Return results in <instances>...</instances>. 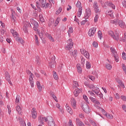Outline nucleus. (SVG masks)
Listing matches in <instances>:
<instances>
[{"mask_svg": "<svg viewBox=\"0 0 126 126\" xmlns=\"http://www.w3.org/2000/svg\"><path fill=\"white\" fill-rule=\"evenodd\" d=\"M82 14V7L79 8L77 16L80 17Z\"/></svg>", "mask_w": 126, "mask_h": 126, "instance_id": "nucleus-26", "label": "nucleus"}, {"mask_svg": "<svg viewBox=\"0 0 126 126\" xmlns=\"http://www.w3.org/2000/svg\"><path fill=\"white\" fill-rule=\"evenodd\" d=\"M87 21H88L87 19H86L85 20L82 21L81 22V25H84V24H85L86 23V22H87Z\"/></svg>", "mask_w": 126, "mask_h": 126, "instance_id": "nucleus-58", "label": "nucleus"}, {"mask_svg": "<svg viewBox=\"0 0 126 126\" xmlns=\"http://www.w3.org/2000/svg\"><path fill=\"white\" fill-rule=\"evenodd\" d=\"M19 96H17L16 97V99H15V103H19Z\"/></svg>", "mask_w": 126, "mask_h": 126, "instance_id": "nucleus-61", "label": "nucleus"}, {"mask_svg": "<svg viewBox=\"0 0 126 126\" xmlns=\"http://www.w3.org/2000/svg\"><path fill=\"white\" fill-rule=\"evenodd\" d=\"M86 66L87 68H90V67H91V64H90V63L89 62H87Z\"/></svg>", "mask_w": 126, "mask_h": 126, "instance_id": "nucleus-52", "label": "nucleus"}, {"mask_svg": "<svg viewBox=\"0 0 126 126\" xmlns=\"http://www.w3.org/2000/svg\"><path fill=\"white\" fill-rule=\"evenodd\" d=\"M98 36L99 39H101V38H102V32H101L100 31H99L98 32Z\"/></svg>", "mask_w": 126, "mask_h": 126, "instance_id": "nucleus-59", "label": "nucleus"}, {"mask_svg": "<svg viewBox=\"0 0 126 126\" xmlns=\"http://www.w3.org/2000/svg\"><path fill=\"white\" fill-rule=\"evenodd\" d=\"M88 77L90 79H91V80H92V81H94V80H95V77L93 76L89 75Z\"/></svg>", "mask_w": 126, "mask_h": 126, "instance_id": "nucleus-53", "label": "nucleus"}, {"mask_svg": "<svg viewBox=\"0 0 126 126\" xmlns=\"http://www.w3.org/2000/svg\"><path fill=\"white\" fill-rule=\"evenodd\" d=\"M91 15V9L90 8H88L86 9V14L85 16V19H87Z\"/></svg>", "mask_w": 126, "mask_h": 126, "instance_id": "nucleus-11", "label": "nucleus"}, {"mask_svg": "<svg viewBox=\"0 0 126 126\" xmlns=\"http://www.w3.org/2000/svg\"><path fill=\"white\" fill-rule=\"evenodd\" d=\"M88 87L90 89H92V90H93V89H95V88H96V87H95V86L94 84H90V85H89Z\"/></svg>", "mask_w": 126, "mask_h": 126, "instance_id": "nucleus-41", "label": "nucleus"}, {"mask_svg": "<svg viewBox=\"0 0 126 126\" xmlns=\"http://www.w3.org/2000/svg\"><path fill=\"white\" fill-rule=\"evenodd\" d=\"M39 19L41 22H44V18H43V15L39 14Z\"/></svg>", "mask_w": 126, "mask_h": 126, "instance_id": "nucleus-56", "label": "nucleus"}, {"mask_svg": "<svg viewBox=\"0 0 126 126\" xmlns=\"http://www.w3.org/2000/svg\"><path fill=\"white\" fill-rule=\"evenodd\" d=\"M16 110L17 111H18V114L19 115H22V109H21V107L19 105H18L16 107Z\"/></svg>", "mask_w": 126, "mask_h": 126, "instance_id": "nucleus-19", "label": "nucleus"}, {"mask_svg": "<svg viewBox=\"0 0 126 126\" xmlns=\"http://www.w3.org/2000/svg\"><path fill=\"white\" fill-rule=\"evenodd\" d=\"M56 106L57 108H58L60 110V112H61L62 113H63V108H60L61 106H60V104L57 103Z\"/></svg>", "mask_w": 126, "mask_h": 126, "instance_id": "nucleus-33", "label": "nucleus"}, {"mask_svg": "<svg viewBox=\"0 0 126 126\" xmlns=\"http://www.w3.org/2000/svg\"><path fill=\"white\" fill-rule=\"evenodd\" d=\"M77 68L78 72H79V73H81V72H82V68H81V65H80V64H77Z\"/></svg>", "mask_w": 126, "mask_h": 126, "instance_id": "nucleus-23", "label": "nucleus"}, {"mask_svg": "<svg viewBox=\"0 0 126 126\" xmlns=\"http://www.w3.org/2000/svg\"><path fill=\"white\" fill-rule=\"evenodd\" d=\"M37 33H38V35H39L40 38H41V39H42V38L44 36V34H45V29L43 28H41V31H38V32H37Z\"/></svg>", "mask_w": 126, "mask_h": 126, "instance_id": "nucleus-15", "label": "nucleus"}, {"mask_svg": "<svg viewBox=\"0 0 126 126\" xmlns=\"http://www.w3.org/2000/svg\"><path fill=\"white\" fill-rule=\"evenodd\" d=\"M93 46L94 48H98V43L96 41H94L93 43Z\"/></svg>", "mask_w": 126, "mask_h": 126, "instance_id": "nucleus-45", "label": "nucleus"}, {"mask_svg": "<svg viewBox=\"0 0 126 126\" xmlns=\"http://www.w3.org/2000/svg\"><path fill=\"white\" fill-rule=\"evenodd\" d=\"M13 36L14 38H17V37H19V34L17 32H15V33L13 34Z\"/></svg>", "mask_w": 126, "mask_h": 126, "instance_id": "nucleus-51", "label": "nucleus"}, {"mask_svg": "<svg viewBox=\"0 0 126 126\" xmlns=\"http://www.w3.org/2000/svg\"><path fill=\"white\" fill-rule=\"evenodd\" d=\"M23 30L25 33H28V30L27 29V28L26 27H24Z\"/></svg>", "mask_w": 126, "mask_h": 126, "instance_id": "nucleus-60", "label": "nucleus"}, {"mask_svg": "<svg viewBox=\"0 0 126 126\" xmlns=\"http://www.w3.org/2000/svg\"><path fill=\"white\" fill-rule=\"evenodd\" d=\"M113 56L115 59V62H116V63H118V62H119V56H118V55L115 54V55H113Z\"/></svg>", "mask_w": 126, "mask_h": 126, "instance_id": "nucleus-35", "label": "nucleus"}, {"mask_svg": "<svg viewBox=\"0 0 126 126\" xmlns=\"http://www.w3.org/2000/svg\"><path fill=\"white\" fill-rule=\"evenodd\" d=\"M48 39H49V40H50V41H52V42H54L55 41L54 38H53V37H52V35L50 34H48Z\"/></svg>", "mask_w": 126, "mask_h": 126, "instance_id": "nucleus-49", "label": "nucleus"}, {"mask_svg": "<svg viewBox=\"0 0 126 126\" xmlns=\"http://www.w3.org/2000/svg\"><path fill=\"white\" fill-rule=\"evenodd\" d=\"M108 34L116 41L120 40V33L119 32H116L115 34H114V32L112 31H109L108 32Z\"/></svg>", "mask_w": 126, "mask_h": 126, "instance_id": "nucleus-2", "label": "nucleus"}, {"mask_svg": "<svg viewBox=\"0 0 126 126\" xmlns=\"http://www.w3.org/2000/svg\"><path fill=\"white\" fill-rule=\"evenodd\" d=\"M82 107L83 111L85 112L86 114H89V113H90L91 110L90 108H89V106H88V105H87V104H83Z\"/></svg>", "mask_w": 126, "mask_h": 126, "instance_id": "nucleus-8", "label": "nucleus"}, {"mask_svg": "<svg viewBox=\"0 0 126 126\" xmlns=\"http://www.w3.org/2000/svg\"><path fill=\"white\" fill-rule=\"evenodd\" d=\"M35 62H36L37 64H40V58H39V57L37 56L36 57V59H35Z\"/></svg>", "mask_w": 126, "mask_h": 126, "instance_id": "nucleus-46", "label": "nucleus"}, {"mask_svg": "<svg viewBox=\"0 0 126 126\" xmlns=\"http://www.w3.org/2000/svg\"><path fill=\"white\" fill-rule=\"evenodd\" d=\"M49 5H50L49 3H46V0H38V1H36V6L37 8H40V6L42 8L45 7V8H48Z\"/></svg>", "mask_w": 126, "mask_h": 126, "instance_id": "nucleus-1", "label": "nucleus"}, {"mask_svg": "<svg viewBox=\"0 0 126 126\" xmlns=\"http://www.w3.org/2000/svg\"><path fill=\"white\" fill-rule=\"evenodd\" d=\"M68 125L69 126H74L73 124H72V121H71V120H69Z\"/></svg>", "mask_w": 126, "mask_h": 126, "instance_id": "nucleus-63", "label": "nucleus"}, {"mask_svg": "<svg viewBox=\"0 0 126 126\" xmlns=\"http://www.w3.org/2000/svg\"><path fill=\"white\" fill-rule=\"evenodd\" d=\"M10 17L11 18L12 22L14 23V22H15V17L13 16V13L12 12Z\"/></svg>", "mask_w": 126, "mask_h": 126, "instance_id": "nucleus-31", "label": "nucleus"}, {"mask_svg": "<svg viewBox=\"0 0 126 126\" xmlns=\"http://www.w3.org/2000/svg\"><path fill=\"white\" fill-rule=\"evenodd\" d=\"M60 21H61V18L58 17L55 22V27L57 26L58 24L60 23Z\"/></svg>", "mask_w": 126, "mask_h": 126, "instance_id": "nucleus-29", "label": "nucleus"}, {"mask_svg": "<svg viewBox=\"0 0 126 126\" xmlns=\"http://www.w3.org/2000/svg\"><path fill=\"white\" fill-rule=\"evenodd\" d=\"M82 92V89H76L74 91V95L75 97H77L79 95L80 93Z\"/></svg>", "mask_w": 126, "mask_h": 126, "instance_id": "nucleus-14", "label": "nucleus"}, {"mask_svg": "<svg viewBox=\"0 0 126 126\" xmlns=\"http://www.w3.org/2000/svg\"><path fill=\"white\" fill-rule=\"evenodd\" d=\"M99 18V16L98 15H96L94 19V22L96 23L98 21V19Z\"/></svg>", "mask_w": 126, "mask_h": 126, "instance_id": "nucleus-57", "label": "nucleus"}, {"mask_svg": "<svg viewBox=\"0 0 126 126\" xmlns=\"http://www.w3.org/2000/svg\"><path fill=\"white\" fill-rule=\"evenodd\" d=\"M67 111L70 114V115H72V111L71 110V108L69 107H68L67 108Z\"/></svg>", "mask_w": 126, "mask_h": 126, "instance_id": "nucleus-48", "label": "nucleus"}, {"mask_svg": "<svg viewBox=\"0 0 126 126\" xmlns=\"http://www.w3.org/2000/svg\"><path fill=\"white\" fill-rule=\"evenodd\" d=\"M77 7H79V8H80L81 7V2L80 1H78L76 4Z\"/></svg>", "mask_w": 126, "mask_h": 126, "instance_id": "nucleus-43", "label": "nucleus"}, {"mask_svg": "<svg viewBox=\"0 0 126 126\" xmlns=\"http://www.w3.org/2000/svg\"><path fill=\"white\" fill-rule=\"evenodd\" d=\"M107 119H113L114 117L111 114H108L105 115Z\"/></svg>", "mask_w": 126, "mask_h": 126, "instance_id": "nucleus-50", "label": "nucleus"}, {"mask_svg": "<svg viewBox=\"0 0 126 126\" xmlns=\"http://www.w3.org/2000/svg\"><path fill=\"white\" fill-rule=\"evenodd\" d=\"M5 76L6 80H9V79H10V76H9V74L8 73V72L6 71L5 72Z\"/></svg>", "mask_w": 126, "mask_h": 126, "instance_id": "nucleus-27", "label": "nucleus"}, {"mask_svg": "<svg viewBox=\"0 0 126 126\" xmlns=\"http://www.w3.org/2000/svg\"><path fill=\"white\" fill-rule=\"evenodd\" d=\"M93 92H94L96 95H97L100 99H103V94L102 93H100V89H99V88L95 87V89H93Z\"/></svg>", "mask_w": 126, "mask_h": 126, "instance_id": "nucleus-7", "label": "nucleus"}, {"mask_svg": "<svg viewBox=\"0 0 126 126\" xmlns=\"http://www.w3.org/2000/svg\"><path fill=\"white\" fill-rule=\"evenodd\" d=\"M19 123L22 126H26V124H25V122L22 120V118H19Z\"/></svg>", "mask_w": 126, "mask_h": 126, "instance_id": "nucleus-22", "label": "nucleus"}, {"mask_svg": "<svg viewBox=\"0 0 126 126\" xmlns=\"http://www.w3.org/2000/svg\"><path fill=\"white\" fill-rule=\"evenodd\" d=\"M32 119H36L37 118V112L32 113Z\"/></svg>", "mask_w": 126, "mask_h": 126, "instance_id": "nucleus-47", "label": "nucleus"}, {"mask_svg": "<svg viewBox=\"0 0 126 126\" xmlns=\"http://www.w3.org/2000/svg\"><path fill=\"white\" fill-rule=\"evenodd\" d=\"M68 33L69 35L70 33H73V29L71 27H69Z\"/></svg>", "mask_w": 126, "mask_h": 126, "instance_id": "nucleus-44", "label": "nucleus"}, {"mask_svg": "<svg viewBox=\"0 0 126 126\" xmlns=\"http://www.w3.org/2000/svg\"><path fill=\"white\" fill-rule=\"evenodd\" d=\"M93 6L94 9L96 13L100 12V10L99 9V7L98 6V3H97V2H94Z\"/></svg>", "mask_w": 126, "mask_h": 126, "instance_id": "nucleus-12", "label": "nucleus"}, {"mask_svg": "<svg viewBox=\"0 0 126 126\" xmlns=\"http://www.w3.org/2000/svg\"><path fill=\"white\" fill-rule=\"evenodd\" d=\"M74 84H73V88H78V86H79L78 85V82H77V81H73Z\"/></svg>", "mask_w": 126, "mask_h": 126, "instance_id": "nucleus-30", "label": "nucleus"}, {"mask_svg": "<svg viewBox=\"0 0 126 126\" xmlns=\"http://www.w3.org/2000/svg\"><path fill=\"white\" fill-rule=\"evenodd\" d=\"M118 83L121 86V87H122V88H125V85L124 84V83H123V81H119Z\"/></svg>", "mask_w": 126, "mask_h": 126, "instance_id": "nucleus-40", "label": "nucleus"}, {"mask_svg": "<svg viewBox=\"0 0 126 126\" xmlns=\"http://www.w3.org/2000/svg\"><path fill=\"white\" fill-rule=\"evenodd\" d=\"M76 52H77L76 50H74L73 51L71 52L70 54L71 55V56H73V57H74V58H75V57H76V56H77V54Z\"/></svg>", "mask_w": 126, "mask_h": 126, "instance_id": "nucleus-32", "label": "nucleus"}, {"mask_svg": "<svg viewBox=\"0 0 126 126\" xmlns=\"http://www.w3.org/2000/svg\"><path fill=\"white\" fill-rule=\"evenodd\" d=\"M63 10V9L62 8V7H60L59 8V9H58L56 12V14H60V13H61V12H62V11Z\"/></svg>", "mask_w": 126, "mask_h": 126, "instance_id": "nucleus-37", "label": "nucleus"}, {"mask_svg": "<svg viewBox=\"0 0 126 126\" xmlns=\"http://www.w3.org/2000/svg\"><path fill=\"white\" fill-rule=\"evenodd\" d=\"M30 21L32 24L34 25L33 30L38 32L39 31V30H38V27H39V24H38V22H36V21L34 20V19L32 18L31 19Z\"/></svg>", "mask_w": 126, "mask_h": 126, "instance_id": "nucleus-6", "label": "nucleus"}, {"mask_svg": "<svg viewBox=\"0 0 126 126\" xmlns=\"http://www.w3.org/2000/svg\"><path fill=\"white\" fill-rule=\"evenodd\" d=\"M50 95H51L52 97L55 100L56 102H58V99L57 98V96L55 95V94L53 92H50Z\"/></svg>", "mask_w": 126, "mask_h": 126, "instance_id": "nucleus-24", "label": "nucleus"}, {"mask_svg": "<svg viewBox=\"0 0 126 126\" xmlns=\"http://www.w3.org/2000/svg\"><path fill=\"white\" fill-rule=\"evenodd\" d=\"M15 39L17 42L18 43H21V44H23L24 43L23 39H22L21 37H19V36L16 37Z\"/></svg>", "mask_w": 126, "mask_h": 126, "instance_id": "nucleus-20", "label": "nucleus"}, {"mask_svg": "<svg viewBox=\"0 0 126 126\" xmlns=\"http://www.w3.org/2000/svg\"><path fill=\"white\" fill-rule=\"evenodd\" d=\"M45 122H48L49 126H56V124L54 122V119L51 116H48L47 118H44Z\"/></svg>", "mask_w": 126, "mask_h": 126, "instance_id": "nucleus-3", "label": "nucleus"}, {"mask_svg": "<svg viewBox=\"0 0 126 126\" xmlns=\"http://www.w3.org/2000/svg\"><path fill=\"white\" fill-rule=\"evenodd\" d=\"M70 104L73 109H76V100L72 97L70 99Z\"/></svg>", "mask_w": 126, "mask_h": 126, "instance_id": "nucleus-10", "label": "nucleus"}, {"mask_svg": "<svg viewBox=\"0 0 126 126\" xmlns=\"http://www.w3.org/2000/svg\"><path fill=\"white\" fill-rule=\"evenodd\" d=\"M118 24H119L120 27H121V28H126V24L125 23V22H124V21H123L122 20H120L118 21Z\"/></svg>", "mask_w": 126, "mask_h": 126, "instance_id": "nucleus-17", "label": "nucleus"}, {"mask_svg": "<svg viewBox=\"0 0 126 126\" xmlns=\"http://www.w3.org/2000/svg\"><path fill=\"white\" fill-rule=\"evenodd\" d=\"M110 50L111 51L112 53L113 54V56L114 55H117V52H116V49H115V48L111 47L110 48Z\"/></svg>", "mask_w": 126, "mask_h": 126, "instance_id": "nucleus-36", "label": "nucleus"}, {"mask_svg": "<svg viewBox=\"0 0 126 126\" xmlns=\"http://www.w3.org/2000/svg\"><path fill=\"white\" fill-rule=\"evenodd\" d=\"M73 47V42H72V39H68L67 41V45L65 47V50H70V49H72Z\"/></svg>", "mask_w": 126, "mask_h": 126, "instance_id": "nucleus-5", "label": "nucleus"}, {"mask_svg": "<svg viewBox=\"0 0 126 126\" xmlns=\"http://www.w3.org/2000/svg\"><path fill=\"white\" fill-rule=\"evenodd\" d=\"M123 6L126 8V0H124L122 2Z\"/></svg>", "mask_w": 126, "mask_h": 126, "instance_id": "nucleus-62", "label": "nucleus"}, {"mask_svg": "<svg viewBox=\"0 0 126 126\" xmlns=\"http://www.w3.org/2000/svg\"><path fill=\"white\" fill-rule=\"evenodd\" d=\"M96 32V29L95 28H92L90 30H89L88 32V34L90 37H92L95 34Z\"/></svg>", "mask_w": 126, "mask_h": 126, "instance_id": "nucleus-9", "label": "nucleus"}, {"mask_svg": "<svg viewBox=\"0 0 126 126\" xmlns=\"http://www.w3.org/2000/svg\"><path fill=\"white\" fill-rule=\"evenodd\" d=\"M108 5L110 6V7H112V8H113V9H115V8H116V6L112 2H109Z\"/></svg>", "mask_w": 126, "mask_h": 126, "instance_id": "nucleus-39", "label": "nucleus"}, {"mask_svg": "<svg viewBox=\"0 0 126 126\" xmlns=\"http://www.w3.org/2000/svg\"><path fill=\"white\" fill-rule=\"evenodd\" d=\"M45 118H46V117H39L38 118V120L39 121V123L41 125H43V124H44V122H43V121L44 122L45 121Z\"/></svg>", "mask_w": 126, "mask_h": 126, "instance_id": "nucleus-25", "label": "nucleus"}, {"mask_svg": "<svg viewBox=\"0 0 126 126\" xmlns=\"http://www.w3.org/2000/svg\"><path fill=\"white\" fill-rule=\"evenodd\" d=\"M122 58L123 59V60L126 61V53H125V52H123V53H122Z\"/></svg>", "mask_w": 126, "mask_h": 126, "instance_id": "nucleus-54", "label": "nucleus"}, {"mask_svg": "<svg viewBox=\"0 0 126 126\" xmlns=\"http://www.w3.org/2000/svg\"><path fill=\"white\" fill-rule=\"evenodd\" d=\"M122 108L123 109L124 111H125V112H126V106L125 104H123L122 105Z\"/></svg>", "mask_w": 126, "mask_h": 126, "instance_id": "nucleus-64", "label": "nucleus"}, {"mask_svg": "<svg viewBox=\"0 0 126 126\" xmlns=\"http://www.w3.org/2000/svg\"><path fill=\"white\" fill-rule=\"evenodd\" d=\"M76 123L77 126H84V124H83V122L80 121V120H79L78 118H76Z\"/></svg>", "mask_w": 126, "mask_h": 126, "instance_id": "nucleus-18", "label": "nucleus"}, {"mask_svg": "<svg viewBox=\"0 0 126 126\" xmlns=\"http://www.w3.org/2000/svg\"><path fill=\"white\" fill-rule=\"evenodd\" d=\"M27 74H31L29 79L30 81V83L31 84V87H34V80H33V73L31 72V71L27 70L26 71Z\"/></svg>", "mask_w": 126, "mask_h": 126, "instance_id": "nucleus-4", "label": "nucleus"}, {"mask_svg": "<svg viewBox=\"0 0 126 126\" xmlns=\"http://www.w3.org/2000/svg\"><path fill=\"white\" fill-rule=\"evenodd\" d=\"M90 100H91L93 103H94V104H96V105H100V102H99V100H98L97 99H96V98H94L92 96H90Z\"/></svg>", "mask_w": 126, "mask_h": 126, "instance_id": "nucleus-16", "label": "nucleus"}, {"mask_svg": "<svg viewBox=\"0 0 126 126\" xmlns=\"http://www.w3.org/2000/svg\"><path fill=\"white\" fill-rule=\"evenodd\" d=\"M81 54H84L85 57L87 58V59H89L90 58V55H89V53L88 52L86 51L85 49H81Z\"/></svg>", "mask_w": 126, "mask_h": 126, "instance_id": "nucleus-13", "label": "nucleus"}, {"mask_svg": "<svg viewBox=\"0 0 126 126\" xmlns=\"http://www.w3.org/2000/svg\"><path fill=\"white\" fill-rule=\"evenodd\" d=\"M106 67L107 69L111 70L112 69V66L111 65V64H106Z\"/></svg>", "mask_w": 126, "mask_h": 126, "instance_id": "nucleus-42", "label": "nucleus"}, {"mask_svg": "<svg viewBox=\"0 0 126 126\" xmlns=\"http://www.w3.org/2000/svg\"><path fill=\"white\" fill-rule=\"evenodd\" d=\"M118 22V20H111L110 21V23L112 24H117V23Z\"/></svg>", "mask_w": 126, "mask_h": 126, "instance_id": "nucleus-55", "label": "nucleus"}, {"mask_svg": "<svg viewBox=\"0 0 126 126\" xmlns=\"http://www.w3.org/2000/svg\"><path fill=\"white\" fill-rule=\"evenodd\" d=\"M119 40H120V41H122L123 42H125V43H126V32L124 33V36L123 37H122V38H120Z\"/></svg>", "mask_w": 126, "mask_h": 126, "instance_id": "nucleus-28", "label": "nucleus"}, {"mask_svg": "<svg viewBox=\"0 0 126 126\" xmlns=\"http://www.w3.org/2000/svg\"><path fill=\"white\" fill-rule=\"evenodd\" d=\"M83 99H84V100L86 101V102H87L88 104H90L89 101H88V97H87V96H86L85 95H83Z\"/></svg>", "mask_w": 126, "mask_h": 126, "instance_id": "nucleus-38", "label": "nucleus"}, {"mask_svg": "<svg viewBox=\"0 0 126 126\" xmlns=\"http://www.w3.org/2000/svg\"><path fill=\"white\" fill-rule=\"evenodd\" d=\"M36 86L39 90V92H41L42 91V86H41V84L40 83V82H36Z\"/></svg>", "mask_w": 126, "mask_h": 126, "instance_id": "nucleus-21", "label": "nucleus"}, {"mask_svg": "<svg viewBox=\"0 0 126 126\" xmlns=\"http://www.w3.org/2000/svg\"><path fill=\"white\" fill-rule=\"evenodd\" d=\"M34 38H35V43L36 45H39V39L38 38V36L37 35L35 34L34 35Z\"/></svg>", "mask_w": 126, "mask_h": 126, "instance_id": "nucleus-34", "label": "nucleus"}]
</instances>
